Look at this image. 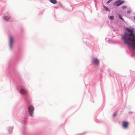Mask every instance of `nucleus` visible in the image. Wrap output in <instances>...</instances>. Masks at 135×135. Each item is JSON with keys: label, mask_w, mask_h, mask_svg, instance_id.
Segmentation results:
<instances>
[{"label": "nucleus", "mask_w": 135, "mask_h": 135, "mask_svg": "<svg viewBox=\"0 0 135 135\" xmlns=\"http://www.w3.org/2000/svg\"><path fill=\"white\" fill-rule=\"evenodd\" d=\"M133 34L125 33L122 36L124 42L128 45L130 46L132 49H135V40L132 37Z\"/></svg>", "instance_id": "1"}, {"label": "nucleus", "mask_w": 135, "mask_h": 135, "mask_svg": "<svg viewBox=\"0 0 135 135\" xmlns=\"http://www.w3.org/2000/svg\"><path fill=\"white\" fill-rule=\"evenodd\" d=\"M34 107L31 105L29 106L28 108V112L30 115L32 117L33 116V113L34 111Z\"/></svg>", "instance_id": "2"}, {"label": "nucleus", "mask_w": 135, "mask_h": 135, "mask_svg": "<svg viewBox=\"0 0 135 135\" xmlns=\"http://www.w3.org/2000/svg\"><path fill=\"white\" fill-rule=\"evenodd\" d=\"M92 62L97 66H98L99 65V61L97 58H93L92 59Z\"/></svg>", "instance_id": "3"}, {"label": "nucleus", "mask_w": 135, "mask_h": 135, "mask_svg": "<svg viewBox=\"0 0 135 135\" xmlns=\"http://www.w3.org/2000/svg\"><path fill=\"white\" fill-rule=\"evenodd\" d=\"M14 40V38L13 37L11 36L9 37V46L11 48H12V45L13 44V42Z\"/></svg>", "instance_id": "4"}, {"label": "nucleus", "mask_w": 135, "mask_h": 135, "mask_svg": "<svg viewBox=\"0 0 135 135\" xmlns=\"http://www.w3.org/2000/svg\"><path fill=\"white\" fill-rule=\"evenodd\" d=\"M123 3V1H117L114 3V4L115 5L116 4V6H118Z\"/></svg>", "instance_id": "5"}, {"label": "nucleus", "mask_w": 135, "mask_h": 135, "mask_svg": "<svg viewBox=\"0 0 135 135\" xmlns=\"http://www.w3.org/2000/svg\"><path fill=\"white\" fill-rule=\"evenodd\" d=\"M128 124V122L125 121H123L122 124L124 128H126L127 127Z\"/></svg>", "instance_id": "6"}, {"label": "nucleus", "mask_w": 135, "mask_h": 135, "mask_svg": "<svg viewBox=\"0 0 135 135\" xmlns=\"http://www.w3.org/2000/svg\"><path fill=\"white\" fill-rule=\"evenodd\" d=\"M20 91L21 93L23 94H27V92L23 89H21Z\"/></svg>", "instance_id": "7"}, {"label": "nucleus", "mask_w": 135, "mask_h": 135, "mask_svg": "<svg viewBox=\"0 0 135 135\" xmlns=\"http://www.w3.org/2000/svg\"><path fill=\"white\" fill-rule=\"evenodd\" d=\"M50 1L52 4H55L57 3V1L56 0H50Z\"/></svg>", "instance_id": "8"}, {"label": "nucleus", "mask_w": 135, "mask_h": 135, "mask_svg": "<svg viewBox=\"0 0 135 135\" xmlns=\"http://www.w3.org/2000/svg\"><path fill=\"white\" fill-rule=\"evenodd\" d=\"M11 18V17L8 16H6L4 17V20L6 21H8Z\"/></svg>", "instance_id": "9"}, {"label": "nucleus", "mask_w": 135, "mask_h": 135, "mask_svg": "<svg viewBox=\"0 0 135 135\" xmlns=\"http://www.w3.org/2000/svg\"><path fill=\"white\" fill-rule=\"evenodd\" d=\"M103 7L106 10L108 11H110V9L108 7H106V6H103Z\"/></svg>", "instance_id": "10"}, {"label": "nucleus", "mask_w": 135, "mask_h": 135, "mask_svg": "<svg viewBox=\"0 0 135 135\" xmlns=\"http://www.w3.org/2000/svg\"><path fill=\"white\" fill-rule=\"evenodd\" d=\"M114 16H110L109 17V18L110 19H112L114 18Z\"/></svg>", "instance_id": "11"}, {"label": "nucleus", "mask_w": 135, "mask_h": 135, "mask_svg": "<svg viewBox=\"0 0 135 135\" xmlns=\"http://www.w3.org/2000/svg\"><path fill=\"white\" fill-rule=\"evenodd\" d=\"M112 1H113V0H109L108 1H107V4L109 3L110 2H111Z\"/></svg>", "instance_id": "12"}, {"label": "nucleus", "mask_w": 135, "mask_h": 135, "mask_svg": "<svg viewBox=\"0 0 135 135\" xmlns=\"http://www.w3.org/2000/svg\"><path fill=\"white\" fill-rule=\"evenodd\" d=\"M118 17H119V18L120 19H122V20H123V19H122V17L120 15H119V16H118Z\"/></svg>", "instance_id": "13"}, {"label": "nucleus", "mask_w": 135, "mask_h": 135, "mask_svg": "<svg viewBox=\"0 0 135 135\" xmlns=\"http://www.w3.org/2000/svg\"><path fill=\"white\" fill-rule=\"evenodd\" d=\"M59 3V5H60V6L61 7H62V4L61 3Z\"/></svg>", "instance_id": "14"}, {"label": "nucleus", "mask_w": 135, "mask_h": 135, "mask_svg": "<svg viewBox=\"0 0 135 135\" xmlns=\"http://www.w3.org/2000/svg\"><path fill=\"white\" fill-rule=\"evenodd\" d=\"M126 8V6H123V7H122V8L123 9L125 8Z\"/></svg>", "instance_id": "15"}, {"label": "nucleus", "mask_w": 135, "mask_h": 135, "mask_svg": "<svg viewBox=\"0 0 135 135\" xmlns=\"http://www.w3.org/2000/svg\"><path fill=\"white\" fill-rule=\"evenodd\" d=\"M128 31L130 32H132V31L130 29L129 30H128Z\"/></svg>", "instance_id": "16"}, {"label": "nucleus", "mask_w": 135, "mask_h": 135, "mask_svg": "<svg viewBox=\"0 0 135 135\" xmlns=\"http://www.w3.org/2000/svg\"><path fill=\"white\" fill-rule=\"evenodd\" d=\"M134 19L135 20V16L134 17Z\"/></svg>", "instance_id": "17"}]
</instances>
